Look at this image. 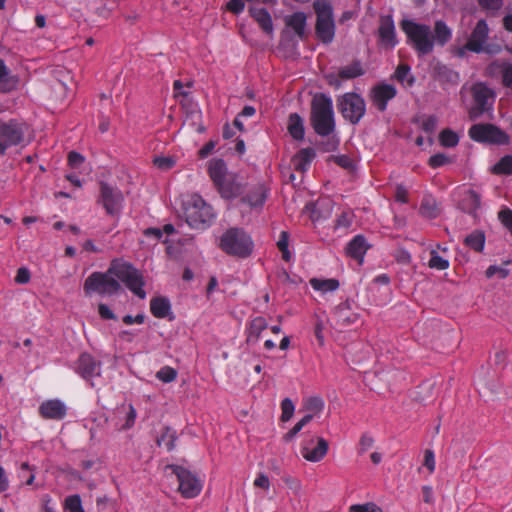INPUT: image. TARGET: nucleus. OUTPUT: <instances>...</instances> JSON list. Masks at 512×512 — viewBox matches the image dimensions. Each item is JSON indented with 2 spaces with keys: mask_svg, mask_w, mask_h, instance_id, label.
<instances>
[{
  "mask_svg": "<svg viewBox=\"0 0 512 512\" xmlns=\"http://www.w3.org/2000/svg\"><path fill=\"white\" fill-rule=\"evenodd\" d=\"M410 70V67L406 64L399 65L395 71V78L401 83L407 81L409 85H412L414 83V77L411 76L410 79H408Z\"/></svg>",
  "mask_w": 512,
  "mask_h": 512,
  "instance_id": "51",
  "label": "nucleus"
},
{
  "mask_svg": "<svg viewBox=\"0 0 512 512\" xmlns=\"http://www.w3.org/2000/svg\"><path fill=\"white\" fill-rule=\"evenodd\" d=\"M208 173L214 186L218 185L229 175L227 165L223 159L211 160L208 166Z\"/></svg>",
  "mask_w": 512,
  "mask_h": 512,
  "instance_id": "29",
  "label": "nucleus"
},
{
  "mask_svg": "<svg viewBox=\"0 0 512 512\" xmlns=\"http://www.w3.org/2000/svg\"><path fill=\"white\" fill-rule=\"evenodd\" d=\"M499 219L503 226L510 232L512 235V210L503 209L499 212Z\"/></svg>",
  "mask_w": 512,
  "mask_h": 512,
  "instance_id": "57",
  "label": "nucleus"
},
{
  "mask_svg": "<svg viewBox=\"0 0 512 512\" xmlns=\"http://www.w3.org/2000/svg\"><path fill=\"white\" fill-rule=\"evenodd\" d=\"M268 327L267 321L264 317L258 316L251 320L248 327V341L254 339L257 341L261 333Z\"/></svg>",
  "mask_w": 512,
  "mask_h": 512,
  "instance_id": "36",
  "label": "nucleus"
},
{
  "mask_svg": "<svg viewBox=\"0 0 512 512\" xmlns=\"http://www.w3.org/2000/svg\"><path fill=\"white\" fill-rule=\"evenodd\" d=\"M219 248L228 255L247 258L254 249L251 236L242 228L232 227L227 229L219 240Z\"/></svg>",
  "mask_w": 512,
  "mask_h": 512,
  "instance_id": "5",
  "label": "nucleus"
},
{
  "mask_svg": "<svg viewBox=\"0 0 512 512\" xmlns=\"http://www.w3.org/2000/svg\"><path fill=\"white\" fill-rule=\"evenodd\" d=\"M428 265L432 269L446 270L449 267V261L440 256L436 250H431Z\"/></svg>",
  "mask_w": 512,
  "mask_h": 512,
  "instance_id": "45",
  "label": "nucleus"
},
{
  "mask_svg": "<svg viewBox=\"0 0 512 512\" xmlns=\"http://www.w3.org/2000/svg\"><path fill=\"white\" fill-rule=\"evenodd\" d=\"M66 404L58 399H49L43 401L38 408L39 415L45 420L60 421L67 415Z\"/></svg>",
  "mask_w": 512,
  "mask_h": 512,
  "instance_id": "15",
  "label": "nucleus"
},
{
  "mask_svg": "<svg viewBox=\"0 0 512 512\" xmlns=\"http://www.w3.org/2000/svg\"><path fill=\"white\" fill-rule=\"evenodd\" d=\"M125 409V407H123ZM137 417L136 409L132 404H128L126 407L125 423L121 425L120 430H128L135 424Z\"/></svg>",
  "mask_w": 512,
  "mask_h": 512,
  "instance_id": "50",
  "label": "nucleus"
},
{
  "mask_svg": "<svg viewBox=\"0 0 512 512\" xmlns=\"http://www.w3.org/2000/svg\"><path fill=\"white\" fill-rule=\"evenodd\" d=\"M120 280L140 299L146 297L142 274L132 264L121 259L111 262L106 272H93L84 282L86 295L112 296L121 290Z\"/></svg>",
  "mask_w": 512,
  "mask_h": 512,
  "instance_id": "1",
  "label": "nucleus"
},
{
  "mask_svg": "<svg viewBox=\"0 0 512 512\" xmlns=\"http://www.w3.org/2000/svg\"><path fill=\"white\" fill-rule=\"evenodd\" d=\"M306 209L310 211V218L313 222H320L331 216L332 202L330 200H319L316 203L307 204Z\"/></svg>",
  "mask_w": 512,
  "mask_h": 512,
  "instance_id": "23",
  "label": "nucleus"
},
{
  "mask_svg": "<svg viewBox=\"0 0 512 512\" xmlns=\"http://www.w3.org/2000/svg\"><path fill=\"white\" fill-rule=\"evenodd\" d=\"M123 202L124 197L120 189L106 182L100 183L99 203L102 204L107 214L111 216L120 214Z\"/></svg>",
  "mask_w": 512,
  "mask_h": 512,
  "instance_id": "14",
  "label": "nucleus"
},
{
  "mask_svg": "<svg viewBox=\"0 0 512 512\" xmlns=\"http://www.w3.org/2000/svg\"><path fill=\"white\" fill-rule=\"evenodd\" d=\"M285 24L302 40L306 36L307 16L304 12H295L285 17Z\"/></svg>",
  "mask_w": 512,
  "mask_h": 512,
  "instance_id": "24",
  "label": "nucleus"
},
{
  "mask_svg": "<svg viewBox=\"0 0 512 512\" xmlns=\"http://www.w3.org/2000/svg\"><path fill=\"white\" fill-rule=\"evenodd\" d=\"M311 124L320 136H329L335 129L332 99L326 94L316 95L311 104Z\"/></svg>",
  "mask_w": 512,
  "mask_h": 512,
  "instance_id": "4",
  "label": "nucleus"
},
{
  "mask_svg": "<svg viewBox=\"0 0 512 512\" xmlns=\"http://www.w3.org/2000/svg\"><path fill=\"white\" fill-rule=\"evenodd\" d=\"M98 313H99V316L104 320H115L116 319V315L106 304L100 303L98 305Z\"/></svg>",
  "mask_w": 512,
  "mask_h": 512,
  "instance_id": "62",
  "label": "nucleus"
},
{
  "mask_svg": "<svg viewBox=\"0 0 512 512\" xmlns=\"http://www.w3.org/2000/svg\"><path fill=\"white\" fill-rule=\"evenodd\" d=\"M19 478L26 484L32 485L35 480V473L27 462H23L19 470Z\"/></svg>",
  "mask_w": 512,
  "mask_h": 512,
  "instance_id": "48",
  "label": "nucleus"
},
{
  "mask_svg": "<svg viewBox=\"0 0 512 512\" xmlns=\"http://www.w3.org/2000/svg\"><path fill=\"white\" fill-rule=\"evenodd\" d=\"M31 274L28 268L21 267L17 270L15 282L18 284H27L30 281Z\"/></svg>",
  "mask_w": 512,
  "mask_h": 512,
  "instance_id": "61",
  "label": "nucleus"
},
{
  "mask_svg": "<svg viewBox=\"0 0 512 512\" xmlns=\"http://www.w3.org/2000/svg\"><path fill=\"white\" fill-rule=\"evenodd\" d=\"M349 512H383L382 509L375 503L369 502L365 504L352 505Z\"/></svg>",
  "mask_w": 512,
  "mask_h": 512,
  "instance_id": "54",
  "label": "nucleus"
},
{
  "mask_svg": "<svg viewBox=\"0 0 512 512\" xmlns=\"http://www.w3.org/2000/svg\"><path fill=\"white\" fill-rule=\"evenodd\" d=\"M489 26L485 19H480L473 28L465 49L474 53L486 52L489 54L497 53L500 48L493 49L492 46L486 45L489 38Z\"/></svg>",
  "mask_w": 512,
  "mask_h": 512,
  "instance_id": "11",
  "label": "nucleus"
},
{
  "mask_svg": "<svg viewBox=\"0 0 512 512\" xmlns=\"http://www.w3.org/2000/svg\"><path fill=\"white\" fill-rule=\"evenodd\" d=\"M400 27L419 57L432 53L435 44L443 47L452 39V29L443 20L435 21L433 31L429 25L410 19L402 20Z\"/></svg>",
  "mask_w": 512,
  "mask_h": 512,
  "instance_id": "2",
  "label": "nucleus"
},
{
  "mask_svg": "<svg viewBox=\"0 0 512 512\" xmlns=\"http://www.w3.org/2000/svg\"><path fill=\"white\" fill-rule=\"evenodd\" d=\"M397 94L396 88L391 84H379L371 90V100L381 112L387 109L388 102Z\"/></svg>",
  "mask_w": 512,
  "mask_h": 512,
  "instance_id": "17",
  "label": "nucleus"
},
{
  "mask_svg": "<svg viewBox=\"0 0 512 512\" xmlns=\"http://www.w3.org/2000/svg\"><path fill=\"white\" fill-rule=\"evenodd\" d=\"M187 224L198 230L209 228L216 217L214 209L199 194H192L183 202Z\"/></svg>",
  "mask_w": 512,
  "mask_h": 512,
  "instance_id": "3",
  "label": "nucleus"
},
{
  "mask_svg": "<svg viewBox=\"0 0 512 512\" xmlns=\"http://www.w3.org/2000/svg\"><path fill=\"white\" fill-rule=\"evenodd\" d=\"M281 410H282L281 420L283 422L289 421L292 418L294 411H295V405L290 398H285L282 400Z\"/></svg>",
  "mask_w": 512,
  "mask_h": 512,
  "instance_id": "49",
  "label": "nucleus"
},
{
  "mask_svg": "<svg viewBox=\"0 0 512 512\" xmlns=\"http://www.w3.org/2000/svg\"><path fill=\"white\" fill-rule=\"evenodd\" d=\"M328 448V442L324 438L318 437L314 448H310L308 443L302 446L301 455L309 462H319L326 456Z\"/></svg>",
  "mask_w": 512,
  "mask_h": 512,
  "instance_id": "21",
  "label": "nucleus"
},
{
  "mask_svg": "<svg viewBox=\"0 0 512 512\" xmlns=\"http://www.w3.org/2000/svg\"><path fill=\"white\" fill-rule=\"evenodd\" d=\"M309 284L315 291H319L322 294H326L328 292H334L340 286L339 281L334 278H329V279L311 278L309 280Z\"/></svg>",
  "mask_w": 512,
  "mask_h": 512,
  "instance_id": "33",
  "label": "nucleus"
},
{
  "mask_svg": "<svg viewBox=\"0 0 512 512\" xmlns=\"http://www.w3.org/2000/svg\"><path fill=\"white\" fill-rule=\"evenodd\" d=\"M435 455L434 452L430 449L425 451L424 455V466L432 473L435 470Z\"/></svg>",
  "mask_w": 512,
  "mask_h": 512,
  "instance_id": "64",
  "label": "nucleus"
},
{
  "mask_svg": "<svg viewBox=\"0 0 512 512\" xmlns=\"http://www.w3.org/2000/svg\"><path fill=\"white\" fill-rule=\"evenodd\" d=\"M495 174H512V155L502 157L493 167Z\"/></svg>",
  "mask_w": 512,
  "mask_h": 512,
  "instance_id": "44",
  "label": "nucleus"
},
{
  "mask_svg": "<svg viewBox=\"0 0 512 512\" xmlns=\"http://www.w3.org/2000/svg\"><path fill=\"white\" fill-rule=\"evenodd\" d=\"M378 33L382 46L392 49L397 45L394 20L391 15L381 17Z\"/></svg>",
  "mask_w": 512,
  "mask_h": 512,
  "instance_id": "18",
  "label": "nucleus"
},
{
  "mask_svg": "<svg viewBox=\"0 0 512 512\" xmlns=\"http://www.w3.org/2000/svg\"><path fill=\"white\" fill-rule=\"evenodd\" d=\"M481 204L480 195L472 189L464 192L463 197L461 199L460 205L464 212L473 214L475 213Z\"/></svg>",
  "mask_w": 512,
  "mask_h": 512,
  "instance_id": "32",
  "label": "nucleus"
},
{
  "mask_svg": "<svg viewBox=\"0 0 512 512\" xmlns=\"http://www.w3.org/2000/svg\"><path fill=\"white\" fill-rule=\"evenodd\" d=\"M338 110L345 120L356 125L366 113V103L361 95L349 92L338 100Z\"/></svg>",
  "mask_w": 512,
  "mask_h": 512,
  "instance_id": "8",
  "label": "nucleus"
},
{
  "mask_svg": "<svg viewBox=\"0 0 512 512\" xmlns=\"http://www.w3.org/2000/svg\"><path fill=\"white\" fill-rule=\"evenodd\" d=\"M365 70L360 61H353L351 64L346 65L339 69L338 76L342 79H354L362 76Z\"/></svg>",
  "mask_w": 512,
  "mask_h": 512,
  "instance_id": "37",
  "label": "nucleus"
},
{
  "mask_svg": "<svg viewBox=\"0 0 512 512\" xmlns=\"http://www.w3.org/2000/svg\"><path fill=\"white\" fill-rule=\"evenodd\" d=\"M501 73L503 85L512 89V64L504 63Z\"/></svg>",
  "mask_w": 512,
  "mask_h": 512,
  "instance_id": "58",
  "label": "nucleus"
},
{
  "mask_svg": "<svg viewBox=\"0 0 512 512\" xmlns=\"http://www.w3.org/2000/svg\"><path fill=\"white\" fill-rule=\"evenodd\" d=\"M176 476L179 482V491L184 498H194L198 496L202 490L201 481L188 469L179 465H168Z\"/></svg>",
  "mask_w": 512,
  "mask_h": 512,
  "instance_id": "12",
  "label": "nucleus"
},
{
  "mask_svg": "<svg viewBox=\"0 0 512 512\" xmlns=\"http://www.w3.org/2000/svg\"><path fill=\"white\" fill-rule=\"evenodd\" d=\"M64 510L65 512H85L80 495L74 494L66 497Z\"/></svg>",
  "mask_w": 512,
  "mask_h": 512,
  "instance_id": "42",
  "label": "nucleus"
},
{
  "mask_svg": "<svg viewBox=\"0 0 512 512\" xmlns=\"http://www.w3.org/2000/svg\"><path fill=\"white\" fill-rule=\"evenodd\" d=\"M221 197L224 199H235L243 194L242 184L233 174H229L223 181L215 186Z\"/></svg>",
  "mask_w": 512,
  "mask_h": 512,
  "instance_id": "19",
  "label": "nucleus"
},
{
  "mask_svg": "<svg viewBox=\"0 0 512 512\" xmlns=\"http://www.w3.org/2000/svg\"><path fill=\"white\" fill-rule=\"evenodd\" d=\"M85 158L76 151H71L68 154V163L71 168H79L84 163Z\"/></svg>",
  "mask_w": 512,
  "mask_h": 512,
  "instance_id": "60",
  "label": "nucleus"
},
{
  "mask_svg": "<svg viewBox=\"0 0 512 512\" xmlns=\"http://www.w3.org/2000/svg\"><path fill=\"white\" fill-rule=\"evenodd\" d=\"M451 162L452 159L444 153H437L429 158L428 164L431 168H438Z\"/></svg>",
  "mask_w": 512,
  "mask_h": 512,
  "instance_id": "52",
  "label": "nucleus"
},
{
  "mask_svg": "<svg viewBox=\"0 0 512 512\" xmlns=\"http://www.w3.org/2000/svg\"><path fill=\"white\" fill-rule=\"evenodd\" d=\"M459 135L450 128L443 129L439 134V143L442 147L453 148L459 143Z\"/></svg>",
  "mask_w": 512,
  "mask_h": 512,
  "instance_id": "38",
  "label": "nucleus"
},
{
  "mask_svg": "<svg viewBox=\"0 0 512 512\" xmlns=\"http://www.w3.org/2000/svg\"><path fill=\"white\" fill-rule=\"evenodd\" d=\"M154 165L161 170H169L175 165V160L171 157H156Z\"/></svg>",
  "mask_w": 512,
  "mask_h": 512,
  "instance_id": "59",
  "label": "nucleus"
},
{
  "mask_svg": "<svg viewBox=\"0 0 512 512\" xmlns=\"http://www.w3.org/2000/svg\"><path fill=\"white\" fill-rule=\"evenodd\" d=\"M277 247L282 254V259L286 262H290L292 259V254L289 251V234L287 231H282L280 233L279 239L277 241Z\"/></svg>",
  "mask_w": 512,
  "mask_h": 512,
  "instance_id": "41",
  "label": "nucleus"
},
{
  "mask_svg": "<svg viewBox=\"0 0 512 512\" xmlns=\"http://www.w3.org/2000/svg\"><path fill=\"white\" fill-rule=\"evenodd\" d=\"M370 248L363 235H356L346 246V254L356 260L360 265L364 262L367 250Z\"/></svg>",
  "mask_w": 512,
  "mask_h": 512,
  "instance_id": "20",
  "label": "nucleus"
},
{
  "mask_svg": "<svg viewBox=\"0 0 512 512\" xmlns=\"http://www.w3.org/2000/svg\"><path fill=\"white\" fill-rule=\"evenodd\" d=\"M333 314L337 324L342 326L354 324L359 318V315L352 311V303L349 301L338 304Z\"/></svg>",
  "mask_w": 512,
  "mask_h": 512,
  "instance_id": "22",
  "label": "nucleus"
},
{
  "mask_svg": "<svg viewBox=\"0 0 512 512\" xmlns=\"http://www.w3.org/2000/svg\"><path fill=\"white\" fill-rule=\"evenodd\" d=\"M486 237L483 231L474 230L464 239V244L475 252H482L485 247Z\"/></svg>",
  "mask_w": 512,
  "mask_h": 512,
  "instance_id": "35",
  "label": "nucleus"
},
{
  "mask_svg": "<svg viewBox=\"0 0 512 512\" xmlns=\"http://www.w3.org/2000/svg\"><path fill=\"white\" fill-rule=\"evenodd\" d=\"M287 130L296 141H302L305 137L304 120L298 113H291L288 117Z\"/></svg>",
  "mask_w": 512,
  "mask_h": 512,
  "instance_id": "28",
  "label": "nucleus"
},
{
  "mask_svg": "<svg viewBox=\"0 0 512 512\" xmlns=\"http://www.w3.org/2000/svg\"><path fill=\"white\" fill-rule=\"evenodd\" d=\"M420 213L430 219L436 218L438 210L435 201L432 199H424L420 205Z\"/></svg>",
  "mask_w": 512,
  "mask_h": 512,
  "instance_id": "46",
  "label": "nucleus"
},
{
  "mask_svg": "<svg viewBox=\"0 0 512 512\" xmlns=\"http://www.w3.org/2000/svg\"><path fill=\"white\" fill-rule=\"evenodd\" d=\"M304 408L314 417L324 409V400L319 396H311L304 401Z\"/></svg>",
  "mask_w": 512,
  "mask_h": 512,
  "instance_id": "39",
  "label": "nucleus"
},
{
  "mask_svg": "<svg viewBox=\"0 0 512 512\" xmlns=\"http://www.w3.org/2000/svg\"><path fill=\"white\" fill-rule=\"evenodd\" d=\"M249 13L266 34L271 35L273 33V21L267 9L250 7Z\"/></svg>",
  "mask_w": 512,
  "mask_h": 512,
  "instance_id": "25",
  "label": "nucleus"
},
{
  "mask_svg": "<svg viewBox=\"0 0 512 512\" xmlns=\"http://www.w3.org/2000/svg\"><path fill=\"white\" fill-rule=\"evenodd\" d=\"M374 445V438L369 433H363L359 440L358 454L363 455Z\"/></svg>",
  "mask_w": 512,
  "mask_h": 512,
  "instance_id": "53",
  "label": "nucleus"
},
{
  "mask_svg": "<svg viewBox=\"0 0 512 512\" xmlns=\"http://www.w3.org/2000/svg\"><path fill=\"white\" fill-rule=\"evenodd\" d=\"M478 3L487 12H497L503 6V0H478Z\"/></svg>",
  "mask_w": 512,
  "mask_h": 512,
  "instance_id": "56",
  "label": "nucleus"
},
{
  "mask_svg": "<svg viewBox=\"0 0 512 512\" xmlns=\"http://www.w3.org/2000/svg\"><path fill=\"white\" fill-rule=\"evenodd\" d=\"M178 371L171 366H163L156 372V379L163 383H172L177 379Z\"/></svg>",
  "mask_w": 512,
  "mask_h": 512,
  "instance_id": "40",
  "label": "nucleus"
},
{
  "mask_svg": "<svg viewBox=\"0 0 512 512\" xmlns=\"http://www.w3.org/2000/svg\"><path fill=\"white\" fill-rule=\"evenodd\" d=\"M469 137L479 143L507 145L510 137L493 124H474L469 128Z\"/></svg>",
  "mask_w": 512,
  "mask_h": 512,
  "instance_id": "10",
  "label": "nucleus"
},
{
  "mask_svg": "<svg viewBox=\"0 0 512 512\" xmlns=\"http://www.w3.org/2000/svg\"><path fill=\"white\" fill-rule=\"evenodd\" d=\"M314 10L317 15L316 35L323 43L329 44L335 36L332 7L327 0H315Z\"/></svg>",
  "mask_w": 512,
  "mask_h": 512,
  "instance_id": "7",
  "label": "nucleus"
},
{
  "mask_svg": "<svg viewBox=\"0 0 512 512\" xmlns=\"http://www.w3.org/2000/svg\"><path fill=\"white\" fill-rule=\"evenodd\" d=\"M438 125V118L435 115L425 117L421 122V128L426 133H433Z\"/></svg>",
  "mask_w": 512,
  "mask_h": 512,
  "instance_id": "55",
  "label": "nucleus"
},
{
  "mask_svg": "<svg viewBox=\"0 0 512 512\" xmlns=\"http://www.w3.org/2000/svg\"><path fill=\"white\" fill-rule=\"evenodd\" d=\"M315 156L316 152L311 147L299 150L292 159L294 168L299 172H306Z\"/></svg>",
  "mask_w": 512,
  "mask_h": 512,
  "instance_id": "27",
  "label": "nucleus"
},
{
  "mask_svg": "<svg viewBox=\"0 0 512 512\" xmlns=\"http://www.w3.org/2000/svg\"><path fill=\"white\" fill-rule=\"evenodd\" d=\"M354 219V214L351 211H343L336 219L335 229H348Z\"/></svg>",
  "mask_w": 512,
  "mask_h": 512,
  "instance_id": "47",
  "label": "nucleus"
},
{
  "mask_svg": "<svg viewBox=\"0 0 512 512\" xmlns=\"http://www.w3.org/2000/svg\"><path fill=\"white\" fill-rule=\"evenodd\" d=\"M432 69L434 77L441 82L457 83L459 80V74L443 63L437 62Z\"/></svg>",
  "mask_w": 512,
  "mask_h": 512,
  "instance_id": "30",
  "label": "nucleus"
},
{
  "mask_svg": "<svg viewBox=\"0 0 512 512\" xmlns=\"http://www.w3.org/2000/svg\"><path fill=\"white\" fill-rule=\"evenodd\" d=\"M178 439L177 433L171 427H164L160 436L157 438V445L164 446L168 452L173 451Z\"/></svg>",
  "mask_w": 512,
  "mask_h": 512,
  "instance_id": "34",
  "label": "nucleus"
},
{
  "mask_svg": "<svg viewBox=\"0 0 512 512\" xmlns=\"http://www.w3.org/2000/svg\"><path fill=\"white\" fill-rule=\"evenodd\" d=\"M470 93L473 99V104L468 111L471 120H476L485 112L492 110L496 94L486 83H474L470 87Z\"/></svg>",
  "mask_w": 512,
  "mask_h": 512,
  "instance_id": "6",
  "label": "nucleus"
},
{
  "mask_svg": "<svg viewBox=\"0 0 512 512\" xmlns=\"http://www.w3.org/2000/svg\"><path fill=\"white\" fill-rule=\"evenodd\" d=\"M150 311L156 318H166L171 313V304L166 297H154L150 301Z\"/></svg>",
  "mask_w": 512,
  "mask_h": 512,
  "instance_id": "31",
  "label": "nucleus"
},
{
  "mask_svg": "<svg viewBox=\"0 0 512 512\" xmlns=\"http://www.w3.org/2000/svg\"><path fill=\"white\" fill-rule=\"evenodd\" d=\"M76 374L94 387L93 378L102 374V363L89 353H81L73 367Z\"/></svg>",
  "mask_w": 512,
  "mask_h": 512,
  "instance_id": "13",
  "label": "nucleus"
},
{
  "mask_svg": "<svg viewBox=\"0 0 512 512\" xmlns=\"http://www.w3.org/2000/svg\"><path fill=\"white\" fill-rule=\"evenodd\" d=\"M18 83V77L11 74L5 62L0 59V93H9L15 90Z\"/></svg>",
  "mask_w": 512,
  "mask_h": 512,
  "instance_id": "26",
  "label": "nucleus"
},
{
  "mask_svg": "<svg viewBox=\"0 0 512 512\" xmlns=\"http://www.w3.org/2000/svg\"><path fill=\"white\" fill-rule=\"evenodd\" d=\"M227 9L230 12L238 15L244 11L245 3L243 0H230L227 3Z\"/></svg>",
  "mask_w": 512,
  "mask_h": 512,
  "instance_id": "63",
  "label": "nucleus"
},
{
  "mask_svg": "<svg viewBox=\"0 0 512 512\" xmlns=\"http://www.w3.org/2000/svg\"><path fill=\"white\" fill-rule=\"evenodd\" d=\"M313 419V414H306L302 419H300L292 429H290L284 436L283 439L286 442H290L295 438V436L303 429L305 425H307Z\"/></svg>",
  "mask_w": 512,
  "mask_h": 512,
  "instance_id": "43",
  "label": "nucleus"
},
{
  "mask_svg": "<svg viewBox=\"0 0 512 512\" xmlns=\"http://www.w3.org/2000/svg\"><path fill=\"white\" fill-rule=\"evenodd\" d=\"M269 190L263 183L251 186L241 197V203L251 210H261L268 198Z\"/></svg>",
  "mask_w": 512,
  "mask_h": 512,
  "instance_id": "16",
  "label": "nucleus"
},
{
  "mask_svg": "<svg viewBox=\"0 0 512 512\" xmlns=\"http://www.w3.org/2000/svg\"><path fill=\"white\" fill-rule=\"evenodd\" d=\"M26 125L16 119L0 122V154L24 142Z\"/></svg>",
  "mask_w": 512,
  "mask_h": 512,
  "instance_id": "9",
  "label": "nucleus"
}]
</instances>
